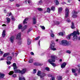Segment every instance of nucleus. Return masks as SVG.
Instances as JSON below:
<instances>
[{
	"instance_id": "obj_56",
	"label": "nucleus",
	"mask_w": 80,
	"mask_h": 80,
	"mask_svg": "<svg viewBox=\"0 0 80 80\" xmlns=\"http://www.w3.org/2000/svg\"><path fill=\"white\" fill-rule=\"evenodd\" d=\"M12 77H16V74H15L12 75Z\"/></svg>"
},
{
	"instance_id": "obj_4",
	"label": "nucleus",
	"mask_w": 80,
	"mask_h": 80,
	"mask_svg": "<svg viewBox=\"0 0 80 80\" xmlns=\"http://www.w3.org/2000/svg\"><path fill=\"white\" fill-rule=\"evenodd\" d=\"M26 72V69H23L22 71L20 70L19 69H16L14 70L15 73H20L21 74H24Z\"/></svg>"
},
{
	"instance_id": "obj_23",
	"label": "nucleus",
	"mask_w": 80,
	"mask_h": 80,
	"mask_svg": "<svg viewBox=\"0 0 80 80\" xmlns=\"http://www.w3.org/2000/svg\"><path fill=\"white\" fill-rule=\"evenodd\" d=\"M62 8H58V11L59 13H61L62 12Z\"/></svg>"
},
{
	"instance_id": "obj_54",
	"label": "nucleus",
	"mask_w": 80,
	"mask_h": 80,
	"mask_svg": "<svg viewBox=\"0 0 80 80\" xmlns=\"http://www.w3.org/2000/svg\"><path fill=\"white\" fill-rule=\"evenodd\" d=\"M31 54L32 55H34V53H33V52H31Z\"/></svg>"
},
{
	"instance_id": "obj_20",
	"label": "nucleus",
	"mask_w": 80,
	"mask_h": 80,
	"mask_svg": "<svg viewBox=\"0 0 80 80\" xmlns=\"http://www.w3.org/2000/svg\"><path fill=\"white\" fill-rule=\"evenodd\" d=\"M13 67L14 70H15V69H17V68L16 63H13Z\"/></svg>"
},
{
	"instance_id": "obj_46",
	"label": "nucleus",
	"mask_w": 80,
	"mask_h": 80,
	"mask_svg": "<svg viewBox=\"0 0 80 80\" xmlns=\"http://www.w3.org/2000/svg\"><path fill=\"white\" fill-rule=\"evenodd\" d=\"M38 10L39 11H42L43 10V9H42L41 8H38Z\"/></svg>"
},
{
	"instance_id": "obj_24",
	"label": "nucleus",
	"mask_w": 80,
	"mask_h": 80,
	"mask_svg": "<svg viewBox=\"0 0 80 80\" xmlns=\"http://www.w3.org/2000/svg\"><path fill=\"white\" fill-rule=\"evenodd\" d=\"M42 4V1L41 0L39 2H38V5H40Z\"/></svg>"
},
{
	"instance_id": "obj_61",
	"label": "nucleus",
	"mask_w": 80,
	"mask_h": 80,
	"mask_svg": "<svg viewBox=\"0 0 80 80\" xmlns=\"http://www.w3.org/2000/svg\"><path fill=\"white\" fill-rule=\"evenodd\" d=\"M70 2H71V0H69L68 1V3Z\"/></svg>"
},
{
	"instance_id": "obj_42",
	"label": "nucleus",
	"mask_w": 80,
	"mask_h": 80,
	"mask_svg": "<svg viewBox=\"0 0 80 80\" xmlns=\"http://www.w3.org/2000/svg\"><path fill=\"white\" fill-rule=\"evenodd\" d=\"M14 72L13 71H10L9 73V75H12L13 73Z\"/></svg>"
},
{
	"instance_id": "obj_49",
	"label": "nucleus",
	"mask_w": 80,
	"mask_h": 80,
	"mask_svg": "<svg viewBox=\"0 0 80 80\" xmlns=\"http://www.w3.org/2000/svg\"><path fill=\"white\" fill-rule=\"evenodd\" d=\"M50 80H55V78L54 77H52L51 78Z\"/></svg>"
},
{
	"instance_id": "obj_7",
	"label": "nucleus",
	"mask_w": 80,
	"mask_h": 80,
	"mask_svg": "<svg viewBox=\"0 0 80 80\" xmlns=\"http://www.w3.org/2000/svg\"><path fill=\"white\" fill-rule=\"evenodd\" d=\"M72 17L73 18H76L77 17V12L75 11H73L72 12Z\"/></svg>"
},
{
	"instance_id": "obj_12",
	"label": "nucleus",
	"mask_w": 80,
	"mask_h": 80,
	"mask_svg": "<svg viewBox=\"0 0 80 80\" xmlns=\"http://www.w3.org/2000/svg\"><path fill=\"white\" fill-rule=\"evenodd\" d=\"M66 65H67V63L65 62H64L61 65V67L62 68H64L66 66Z\"/></svg>"
},
{
	"instance_id": "obj_26",
	"label": "nucleus",
	"mask_w": 80,
	"mask_h": 80,
	"mask_svg": "<svg viewBox=\"0 0 80 80\" xmlns=\"http://www.w3.org/2000/svg\"><path fill=\"white\" fill-rule=\"evenodd\" d=\"M54 2L56 3V5H58L59 4V2H58V0H54Z\"/></svg>"
},
{
	"instance_id": "obj_37",
	"label": "nucleus",
	"mask_w": 80,
	"mask_h": 80,
	"mask_svg": "<svg viewBox=\"0 0 80 80\" xmlns=\"http://www.w3.org/2000/svg\"><path fill=\"white\" fill-rule=\"evenodd\" d=\"M72 73H75V72H76V70H75V69H74L73 68H72Z\"/></svg>"
},
{
	"instance_id": "obj_62",
	"label": "nucleus",
	"mask_w": 80,
	"mask_h": 80,
	"mask_svg": "<svg viewBox=\"0 0 80 80\" xmlns=\"http://www.w3.org/2000/svg\"><path fill=\"white\" fill-rule=\"evenodd\" d=\"M2 26L3 27H4V26H6V25H5V24H3V25H2Z\"/></svg>"
},
{
	"instance_id": "obj_15",
	"label": "nucleus",
	"mask_w": 80,
	"mask_h": 80,
	"mask_svg": "<svg viewBox=\"0 0 80 80\" xmlns=\"http://www.w3.org/2000/svg\"><path fill=\"white\" fill-rule=\"evenodd\" d=\"M33 60L32 58H30V59L28 61V63H33Z\"/></svg>"
},
{
	"instance_id": "obj_33",
	"label": "nucleus",
	"mask_w": 80,
	"mask_h": 80,
	"mask_svg": "<svg viewBox=\"0 0 80 80\" xmlns=\"http://www.w3.org/2000/svg\"><path fill=\"white\" fill-rule=\"evenodd\" d=\"M62 79V77L60 76H58L57 77V79L58 80H61Z\"/></svg>"
},
{
	"instance_id": "obj_25",
	"label": "nucleus",
	"mask_w": 80,
	"mask_h": 80,
	"mask_svg": "<svg viewBox=\"0 0 80 80\" xmlns=\"http://www.w3.org/2000/svg\"><path fill=\"white\" fill-rule=\"evenodd\" d=\"M42 74V73H41V71H38V73L37 74V75L38 76H40V75H41Z\"/></svg>"
},
{
	"instance_id": "obj_34",
	"label": "nucleus",
	"mask_w": 80,
	"mask_h": 80,
	"mask_svg": "<svg viewBox=\"0 0 80 80\" xmlns=\"http://www.w3.org/2000/svg\"><path fill=\"white\" fill-rule=\"evenodd\" d=\"M28 2V3L29 4H30L31 3V0H26V2L27 3V2Z\"/></svg>"
},
{
	"instance_id": "obj_9",
	"label": "nucleus",
	"mask_w": 80,
	"mask_h": 80,
	"mask_svg": "<svg viewBox=\"0 0 80 80\" xmlns=\"http://www.w3.org/2000/svg\"><path fill=\"white\" fill-rule=\"evenodd\" d=\"M36 23H37V21L36 20V18L34 17L32 18V24L33 25L35 24Z\"/></svg>"
},
{
	"instance_id": "obj_64",
	"label": "nucleus",
	"mask_w": 80,
	"mask_h": 80,
	"mask_svg": "<svg viewBox=\"0 0 80 80\" xmlns=\"http://www.w3.org/2000/svg\"><path fill=\"white\" fill-rule=\"evenodd\" d=\"M78 72H79V73H80V69H79L78 71Z\"/></svg>"
},
{
	"instance_id": "obj_18",
	"label": "nucleus",
	"mask_w": 80,
	"mask_h": 80,
	"mask_svg": "<svg viewBox=\"0 0 80 80\" xmlns=\"http://www.w3.org/2000/svg\"><path fill=\"white\" fill-rule=\"evenodd\" d=\"M28 20V18H26L24 19V20L23 21V24H25V23H27V21Z\"/></svg>"
},
{
	"instance_id": "obj_29",
	"label": "nucleus",
	"mask_w": 80,
	"mask_h": 80,
	"mask_svg": "<svg viewBox=\"0 0 80 80\" xmlns=\"http://www.w3.org/2000/svg\"><path fill=\"white\" fill-rule=\"evenodd\" d=\"M12 57L10 56L7 58V60H9V61H10V60H12Z\"/></svg>"
},
{
	"instance_id": "obj_36",
	"label": "nucleus",
	"mask_w": 80,
	"mask_h": 80,
	"mask_svg": "<svg viewBox=\"0 0 80 80\" xmlns=\"http://www.w3.org/2000/svg\"><path fill=\"white\" fill-rule=\"evenodd\" d=\"M51 10H52V11H55V7L52 6L51 8Z\"/></svg>"
},
{
	"instance_id": "obj_57",
	"label": "nucleus",
	"mask_w": 80,
	"mask_h": 80,
	"mask_svg": "<svg viewBox=\"0 0 80 80\" xmlns=\"http://www.w3.org/2000/svg\"><path fill=\"white\" fill-rule=\"evenodd\" d=\"M48 76L49 77H52V74H48Z\"/></svg>"
},
{
	"instance_id": "obj_38",
	"label": "nucleus",
	"mask_w": 80,
	"mask_h": 80,
	"mask_svg": "<svg viewBox=\"0 0 80 80\" xmlns=\"http://www.w3.org/2000/svg\"><path fill=\"white\" fill-rule=\"evenodd\" d=\"M40 27L42 29V30H45V28L43 26H40Z\"/></svg>"
},
{
	"instance_id": "obj_14",
	"label": "nucleus",
	"mask_w": 80,
	"mask_h": 80,
	"mask_svg": "<svg viewBox=\"0 0 80 80\" xmlns=\"http://www.w3.org/2000/svg\"><path fill=\"white\" fill-rule=\"evenodd\" d=\"M5 30H3L2 33V37L3 38H4V37H5Z\"/></svg>"
},
{
	"instance_id": "obj_1",
	"label": "nucleus",
	"mask_w": 80,
	"mask_h": 80,
	"mask_svg": "<svg viewBox=\"0 0 80 80\" xmlns=\"http://www.w3.org/2000/svg\"><path fill=\"white\" fill-rule=\"evenodd\" d=\"M77 35H80V32H78V30H77V31H74L73 33H71L67 36V38L68 40L70 39L71 36H73V40L77 39Z\"/></svg>"
},
{
	"instance_id": "obj_11",
	"label": "nucleus",
	"mask_w": 80,
	"mask_h": 80,
	"mask_svg": "<svg viewBox=\"0 0 80 80\" xmlns=\"http://www.w3.org/2000/svg\"><path fill=\"white\" fill-rule=\"evenodd\" d=\"M34 65L36 66H39L40 65H42L43 64L40 62H35L34 63Z\"/></svg>"
},
{
	"instance_id": "obj_48",
	"label": "nucleus",
	"mask_w": 80,
	"mask_h": 80,
	"mask_svg": "<svg viewBox=\"0 0 80 80\" xmlns=\"http://www.w3.org/2000/svg\"><path fill=\"white\" fill-rule=\"evenodd\" d=\"M31 30H32V28L29 29L28 31V33L29 32H30Z\"/></svg>"
},
{
	"instance_id": "obj_51",
	"label": "nucleus",
	"mask_w": 80,
	"mask_h": 80,
	"mask_svg": "<svg viewBox=\"0 0 80 80\" xmlns=\"http://www.w3.org/2000/svg\"><path fill=\"white\" fill-rule=\"evenodd\" d=\"M7 64H8V65H10L11 63V62H7Z\"/></svg>"
},
{
	"instance_id": "obj_21",
	"label": "nucleus",
	"mask_w": 80,
	"mask_h": 80,
	"mask_svg": "<svg viewBox=\"0 0 80 80\" xmlns=\"http://www.w3.org/2000/svg\"><path fill=\"white\" fill-rule=\"evenodd\" d=\"M27 28V25H25L22 28V32H23L24 30H25Z\"/></svg>"
},
{
	"instance_id": "obj_32",
	"label": "nucleus",
	"mask_w": 80,
	"mask_h": 80,
	"mask_svg": "<svg viewBox=\"0 0 80 80\" xmlns=\"http://www.w3.org/2000/svg\"><path fill=\"white\" fill-rule=\"evenodd\" d=\"M71 28L72 29H73V28H75V26H74V23L73 22H72V24L71 25Z\"/></svg>"
},
{
	"instance_id": "obj_8",
	"label": "nucleus",
	"mask_w": 80,
	"mask_h": 80,
	"mask_svg": "<svg viewBox=\"0 0 80 80\" xmlns=\"http://www.w3.org/2000/svg\"><path fill=\"white\" fill-rule=\"evenodd\" d=\"M21 32H20L18 33L17 37L16 39H18V40H21Z\"/></svg>"
},
{
	"instance_id": "obj_47",
	"label": "nucleus",
	"mask_w": 80,
	"mask_h": 80,
	"mask_svg": "<svg viewBox=\"0 0 80 80\" xmlns=\"http://www.w3.org/2000/svg\"><path fill=\"white\" fill-rule=\"evenodd\" d=\"M36 72H37V70H36V69H33V73H36Z\"/></svg>"
},
{
	"instance_id": "obj_58",
	"label": "nucleus",
	"mask_w": 80,
	"mask_h": 80,
	"mask_svg": "<svg viewBox=\"0 0 80 80\" xmlns=\"http://www.w3.org/2000/svg\"><path fill=\"white\" fill-rule=\"evenodd\" d=\"M14 55L15 56H17V55H18V53H15Z\"/></svg>"
},
{
	"instance_id": "obj_43",
	"label": "nucleus",
	"mask_w": 80,
	"mask_h": 80,
	"mask_svg": "<svg viewBox=\"0 0 80 80\" xmlns=\"http://www.w3.org/2000/svg\"><path fill=\"white\" fill-rule=\"evenodd\" d=\"M66 53H68L70 54L71 53V51L69 50H67L66 51Z\"/></svg>"
},
{
	"instance_id": "obj_44",
	"label": "nucleus",
	"mask_w": 80,
	"mask_h": 80,
	"mask_svg": "<svg viewBox=\"0 0 80 80\" xmlns=\"http://www.w3.org/2000/svg\"><path fill=\"white\" fill-rule=\"evenodd\" d=\"M11 19L12 20H15V18L13 17V16H11Z\"/></svg>"
},
{
	"instance_id": "obj_22",
	"label": "nucleus",
	"mask_w": 80,
	"mask_h": 80,
	"mask_svg": "<svg viewBox=\"0 0 80 80\" xmlns=\"http://www.w3.org/2000/svg\"><path fill=\"white\" fill-rule=\"evenodd\" d=\"M10 53H5L3 54V57H7V56H8V55H9Z\"/></svg>"
},
{
	"instance_id": "obj_13",
	"label": "nucleus",
	"mask_w": 80,
	"mask_h": 80,
	"mask_svg": "<svg viewBox=\"0 0 80 80\" xmlns=\"http://www.w3.org/2000/svg\"><path fill=\"white\" fill-rule=\"evenodd\" d=\"M14 38H15V37L13 36H12L10 38V41L11 43H13V42H14Z\"/></svg>"
},
{
	"instance_id": "obj_50",
	"label": "nucleus",
	"mask_w": 80,
	"mask_h": 80,
	"mask_svg": "<svg viewBox=\"0 0 80 80\" xmlns=\"http://www.w3.org/2000/svg\"><path fill=\"white\" fill-rule=\"evenodd\" d=\"M18 45H21V44H22V41H19L18 43Z\"/></svg>"
},
{
	"instance_id": "obj_39",
	"label": "nucleus",
	"mask_w": 80,
	"mask_h": 80,
	"mask_svg": "<svg viewBox=\"0 0 80 80\" xmlns=\"http://www.w3.org/2000/svg\"><path fill=\"white\" fill-rule=\"evenodd\" d=\"M55 24H56V25H59L60 24V22L58 21H55Z\"/></svg>"
},
{
	"instance_id": "obj_55",
	"label": "nucleus",
	"mask_w": 80,
	"mask_h": 80,
	"mask_svg": "<svg viewBox=\"0 0 80 80\" xmlns=\"http://www.w3.org/2000/svg\"><path fill=\"white\" fill-rule=\"evenodd\" d=\"M40 40L38 42V45L40 46Z\"/></svg>"
},
{
	"instance_id": "obj_6",
	"label": "nucleus",
	"mask_w": 80,
	"mask_h": 80,
	"mask_svg": "<svg viewBox=\"0 0 80 80\" xmlns=\"http://www.w3.org/2000/svg\"><path fill=\"white\" fill-rule=\"evenodd\" d=\"M59 43L60 45L63 46H67L68 45V42L66 40H63L59 42Z\"/></svg>"
},
{
	"instance_id": "obj_30",
	"label": "nucleus",
	"mask_w": 80,
	"mask_h": 80,
	"mask_svg": "<svg viewBox=\"0 0 80 80\" xmlns=\"http://www.w3.org/2000/svg\"><path fill=\"white\" fill-rule=\"evenodd\" d=\"M51 11V9H50V8H47V12H48V13H50V11Z\"/></svg>"
},
{
	"instance_id": "obj_28",
	"label": "nucleus",
	"mask_w": 80,
	"mask_h": 80,
	"mask_svg": "<svg viewBox=\"0 0 80 80\" xmlns=\"http://www.w3.org/2000/svg\"><path fill=\"white\" fill-rule=\"evenodd\" d=\"M6 20H7V23H9V22H10V18H7Z\"/></svg>"
},
{
	"instance_id": "obj_35",
	"label": "nucleus",
	"mask_w": 80,
	"mask_h": 80,
	"mask_svg": "<svg viewBox=\"0 0 80 80\" xmlns=\"http://www.w3.org/2000/svg\"><path fill=\"white\" fill-rule=\"evenodd\" d=\"M8 15H7V16H9V17L10 16H11V15H12V13L11 12H8L7 13Z\"/></svg>"
},
{
	"instance_id": "obj_3",
	"label": "nucleus",
	"mask_w": 80,
	"mask_h": 80,
	"mask_svg": "<svg viewBox=\"0 0 80 80\" xmlns=\"http://www.w3.org/2000/svg\"><path fill=\"white\" fill-rule=\"evenodd\" d=\"M69 13V10L68 8H66L65 9V20H66L67 22H70V20L68 18H67L68 17V13Z\"/></svg>"
},
{
	"instance_id": "obj_10",
	"label": "nucleus",
	"mask_w": 80,
	"mask_h": 80,
	"mask_svg": "<svg viewBox=\"0 0 80 80\" xmlns=\"http://www.w3.org/2000/svg\"><path fill=\"white\" fill-rule=\"evenodd\" d=\"M45 75V73H41V74L40 76L41 80H43V77H44Z\"/></svg>"
},
{
	"instance_id": "obj_31",
	"label": "nucleus",
	"mask_w": 80,
	"mask_h": 80,
	"mask_svg": "<svg viewBox=\"0 0 80 80\" xmlns=\"http://www.w3.org/2000/svg\"><path fill=\"white\" fill-rule=\"evenodd\" d=\"M19 80H25V79L23 77H19Z\"/></svg>"
},
{
	"instance_id": "obj_41",
	"label": "nucleus",
	"mask_w": 80,
	"mask_h": 80,
	"mask_svg": "<svg viewBox=\"0 0 80 80\" xmlns=\"http://www.w3.org/2000/svg\"><path fill=\"white\" fill-rule=\"evenodd\" d=\"M45 70H46L47 71H48V72H49V71H50V70L49 69V68H48V67L46 68Z\"/></svg>"
},
{
	"instance_id": "obj_45",
	"label": "nucleus",
	"mask_w": 80,
	"mask_h": 80,
	"mask_svg": "<svg viewBox=\"0 0 80 80\" xmlns=\"http://www.w3.org/2000/svg\"><path fill=\"white\" fill-rule=\"evenodd\" d=\"M39 38L40 37L38 36V37H37L36 38H35V40H38Z\"/></svg>"
},
{
	"instance_id": "obj_16",
	"label": "nucleus",
	"mask_w": 80,
	"mask_h": 80,
	"mask_svg": "<svg viewBox=\"0 0 80 80\" xmlns=\"http://www.w3.org/2000/svg\"><path fill=\"white\" fill-rule=\"evenodd\" d=\"M58 35H60V36H63L64 35H65V32H61L58 33Z\"/></svg>"
},
{
	"instance_id": "obj_59",
	"label": "nucleus",
	"mask_w": 80,
	"mask_h": 80,
	"mask_svg": "<svg viewBox=\"0 0 80 80\" xmlns=\"http://www.w3.org/2000/svg\"><path fill=\"white\" fill-rule=\"evenodd\" d=\"M4 60L3 58H1L0 60Z\"/></svg>"
},
{
	"instance_id": "obj_5",
	"label": "nucleus",
	"mask_w": 80,
	"mask_h": 80,
	"mask_svg": "<svg viewBox=\"0 0 80 80\" xmlns=\"http://www.w3.org/2000/svg\"><path fill=\"white\" fill-rule=\"evenodd\" d=\"M55 42L53 41H51V43L50 46V48L52 50H53V51H55V50H56V49L55 48Z\"/></svg>"
},
{
	"instance_id": "obj_2",
	"label": "nucleus",
	"mask_w": 80,
	"mask_h": 80,
	"mask_svg": "<svg viewBox=\"0 0 80 80\" xmlns=\"http://www.w3.org/2000/svg\"><path fill=\"white\" fill-rule=\"evenodd\" d=\"M55 56L53 55L51 56V59H49L48 60V62H49L50 64H51L53 67H55L56 65L55 63H53V62H55Z\"/></svg>"
},
{
	"instance_id": "obj_52",
	"label": "nucleus",
	"mask_w": 80,
	"mask_h": 80,
	"mask_svg": "<svg viewBox=\"0 0 80 80\" xmlns=\"http://www.w3.org/2000/svg\"><path fill=\"white\" fill-rule=\"evenodd\" d=\"M3 53V52L2 51H0V55H2Z\"/></svg>"
},
{
	"instance_id": "obj_63",
	"label": "nucleus",
	"mask_w": 80,
	"mask_h": 80,
	"mask_svg": "<svg viewBox=\"0 0 80 80\" xmlns=\"http://www.w3.org/2000/svg\"><path fill=\"white\" fill-rule=\"evenodd\" d=\"M59 61H60V62H62V59H60Z\"/></svg>"
},
{
	"instance_id": "obj_53",
	"label": "nucleus",
	"mask_w": 80,
	"mask_h": 80,
	"mask_svg": "<svg viewBox=\"0 0 80 80\" xmlns=\"http://www.w3.org/2000/svg\"><path fill=\"white\" fill-rule=\"evenodd\" d=\"M16 7H20V5L19 4H17L16 5Z\"/></svg>"
},
{
	"instance_id": "obj_40",
	"label": "nucleus",
	"mask_w": 80,
	"mask_h": 80,
	"mask_svg": "<svg viewBox=\"0 0 80 80\" xmlns=\"http://www.w3.org/2000/svg\"><path fill=\"white\" fill-rule=\"evenodd\" d=\"M50 35L51 37H54L55 36V35L53 33H51Z\"/></svg>"
},
{
	"instance_id": "obj_27",
	"label": "nucleus",
	"mask_w": 80,
	"mask_h": 80,
	"mask_svg": "<svg viewBox=\"0 0 80 80\" xmlns=\"http://www.w3.org/2000/svg\"><path fill=\"white\" fill-rule=\"evenodd\" d=\"M22 26L21 24H19L18 26V29L20 30V29H22Z\"/></svg>"
},
{
	"instance_id": "obj_60",
	"label": "nucleus",
	"mask_w": 80,
	"mask_h": 80,
	"mask_svg": "<svg viewBox=\"0 0 80 80\" xmlns=\"http://www.w3.org/2000/svg\"><path fill=\"white\" fill-rule=\"evenodd\" d=\"M77 73H74V75L75 76H77Z\"/></svg>"
},
{
	"instance_id": "obj_17",
	"label": "nucleus",
	"mask_w": 80,
	"mask_h": 80,
	"mask_svg": "<svg viewBox=\"0 0 80 80\" xmlns=\"http://www.w3.org/2000/svg\"><path fill=\"white\" fill-rule=\"evenodd\" d=\"M5 76V75L3 73H0V78H3L4 76Z\"/></svg>"
},
{
	"instance_id": "obj_19",
	"label": "nucleus",
	"mask_w": 80,
	"mask_h": 80,
	"mask_svg": "<svg viewBox=\"0 0 80 80\" xmlns=\"http://www.w3.org/2000/svg\"><path fill=\"white\" fill-rule=\"evenodd\" d=\"M28 45H30L31 44V41L29 38H28L27 40Z\"/></svg>"
}]
</instances>
